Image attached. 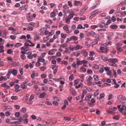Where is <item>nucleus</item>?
Instances as JSON below:
<instances>
[{
  "label": "nucleus",
  "instance_id": "f257e3e1",
  "mask_svg": "<svg viewBox=\"0 0 126 126\" xmlns=\"http://www.w3.org/2000/svg\"><path fill=\"white\" fill-rule=\"evenodd\" d=\"M21 49L22 50L21 53L22 54H25L26 53V52L29 50V48L28 47H22Z\"/></svg>",
  "mask_w": 126,
  "mask_h": 126
},
{
  "label": "nucleus",
  "instance_id": "f03ea898",
  "mask_svg": "<svg viewBox=\"0 0 126 126\" xmlns=\"http://www.w3.org/2000/svg\"><path fill=\"white\" fill-rule=\"evenodd\" d=\"M8 73L10 74H12L15 76L16 75L17 71V70L15 69H13V70L11 69H9L8 70Z\"/></svg>",
  "mask_w": 126,
  "mask_h": 126
},
{
  "label": "nucleus",
  "instance_id": "7ed1b4c3",
  "mask_svg": "<svg viewBox=\"0 0 126 126\" xmlns=\"http://www.w3.org/2000/svg\"><path fill=\"white\" fill-rule=\"evenodd\" d=\"M100 49L102 50L101 51L102 52H106L108 50V47H105L103 46H101L100 47Z\"/></svg>",
  "mask_w": 126,
  "mask_h": 126
},
{
  "label": "nucleus",
  "instance_id": "20e7f679",
  "mask_svg": "<svg viewBox=\"0 0 126 126\" xmlns=\"http://www.w3.org/2000/svg\"><path fill=\"white\" fill-rule=\"evenodd\" d=\"M114 33L113 32H111V33L109 35L107 36V38L109 40H110L112 38V37L114 35Z\"/></svg>",
  "mask_w": 126,
  "mask_h": 126
},
{
  "label": "nucleus",
  "instance_id": "39448f33",
  "mask_svg": "<svg viewBox=\"0 0 126 126\" xmlns=\"http://www.w3.org/2000/svg\"><path fill=\"white\" fill-rule=\"evenodd\" d=\"M98 11L97 10H96L94 11L93 13L91 15V16H90V17H92V18L95 15H96L98 13Z\"/></svg>",
  "mask_w": 126,
  "mask_h": 126
},
{
  "label": "nucleus",
  "instance_id": "423d86ee",
  "mask_svg": "<svg viewBox=\"0 0 126 126\" xmlns=\"http://www.w3.org/2000/svg\"><path fill=\"white\" fill-rule=\"evenodd\" d=\"M112 82L111 83L112 84H115V85H117V86H114V87L116 88H118L119 86V85L117 83H116V81L115 79H112Z\"/></svg>",
  "mask_w": 126,
  "mask_h": 126
},
{
  "label": "nucleus",
  "instance_id": "0eeeda50",
  "mask_svg": "<svg viewBox=\"0 0 126 126\" xmlns=\"http://www.w3.org/2000/svg\"><path fill=\"white\" fill-rule=\"evenodd\" d=\"M26 18L28 21H31L33 19L32 16V15H30L28 14L27 15Z\"/></svg>",
  "mask_w": 126,
  "mask_h": 126
},
{
  "label": "nucleus",
  "instance_id": "6e6552de",
  "mask_svg": "<svg viewBox=\"0 0 126 126\" xmlns=\"http://www.w3.org/2000/svg\"><path fill=\"white\" fill-rule=\"evenodd\" d=\"M82 54L83 55L85 58H86L88 56V52L86 50H83L81 52Z\"/></svg>",
  "mask_w": 126,
  "mask_h": 126
},
{
  "label": "nucleus",
  "instance_id": "1a4fd4ad",
  "mask_svg": "<svg viewBox=\"0 0 126 126\" xmlns=\"http://www.w3.org/2000/svg\"><path fill=\"white\" fill-rule=\"evenodd\" d=\"M105 58L106 59L107 58L105 57H102V59H104ZM105 60H108L109 62H111L113 63H115L114 62V61H113V60L112 59H109L108 60L105 59Z\"/></svg>",
  "mask_w": 126,
  "mask_h": 126
},
{
  "label": "nucleus",
  "instance_id": "9d476101",
  "mask_svg": "<svg viewBox=\"0 0 126 126\" xmlns=\"http://www.w3.org/2000/svg\"><path fill=\"white\" fill-rule=\"evenodd\" d=\"M28 7V6L27 5H25L24 6H23L20 7L19 8V9L20 10H24L25 8H27Z\"/></svg>",
  "mask_w": 126,
  "mask_h": 126
},
{
  "label": "nucleus",
  "instance_id": "9b49d317",
  "mask_svg": "<svg viewBox=\"0 0 126 126\" xmlns=\"http://www.w3.org/2000/svg\"><path fill=\"white\" fill-rule=\"evenodd\" d=\"M44 22H46L49 24H51L53 22L52 20L50 19H47L45 20L44 21Z\"/></svg>",
  "mask_w": 126,
  "mask_h": 126
},
{
  "label": "nucleus",
  "instance_id": "f8f14e48",
  "mask_svg": "<svg viewBox=\"0 0 126 126\" xmlns=\"http://www.w3.org/2000/svg\"><path fill=\"white\" fill-rule=\"evenodd\" d=\"M89 34L90 35L94 37L95 38L96 36L95 32L93 31H91L89 32Z\"/></svg>",
  "mask_w": 126,
  "mask_h": 126
},
{
  "label": "nucleus",
  "instance_id": "ddd939ff",
  "mask_svg": "<svg viewBox=\"0 0 126 126\" xmlns=\"http://www.w3.org/2000/svg\"><path fill=\"white\" fill-rule=\"evenodd\" d=\"M118 26L117 25H111L110 28L112 29H116L118 28Z\"/></svg>",
  "mask_w": 126,
  "mask_h": 126
},
{
  "label": "nucleus",
  "instance_id": "4468645a",
  "mask_svg": "<svg viewBox=\"0 0 126 126\" xmlns=\"http://www.w3.org/2000/svg\"><path fill=\"white\" fill-rule=\"evenodd\" d=\"M70 92L72 95L74 96H75L76 94V93L74 89H71L70 90Z\"/></svg>",
  "mask_w": 126,
  "mask_h": 126
},
{
  "label": "nucleus",
  "instance_id": "2eb2a0df",
  "mask_svg": "<svg viewBox=\"0 0 126 126\" xmlns=\"http://www.w3.org/2000/svg\"><path fill=\"white\" fill-rule=\"evenodd\" d=\"M24 45L25 46H30L31 47H33L35 46V44H32L30 45L27 42L25 43L24 44Z\"/></svg>",
  "mask_w": 126,
  "mask_h": 126
},
{
  "label": "nucleus",
  "instance_id": "dca6fc26",
  "mask_svg": "<svg viewBox=\"0 0 126 126\" xmlns=\"http://www.w3.org/2000/svg\"><path fill=\"white\" fill-rule=\"evenodd\" d=\"M48 54L50 55H51L54 54L53 49L50 50L48 51Z\"/></svg>",
  "mask_w": 126,
  "mask_h": 126
},
{
  "label": "nucleus",
  "instance_id": "f3484780",
  "mask_svg": "<svg viewBox=\"0 0 126 126\" xmlns=\"http://www.w3.org/2000/svg\"><path fill=\"white\" fill-rule=\"evenodd\" d=\"M126 110V107L125 106H123L121 108L119 109V111L121 112L124 110Z\"/></svg>",
  "mask_w": 126,
  "mask_h": 126
},
{
  "label": "nucleus",
  "instance_id": "a211bd4d",
  "mask_svg": "<svg viewBox=\"0 0 126 126\" xmlns=\"http://www.w3.org/2000/svg\"><path fill=\"white\" fill-rule=\"evenodd\" d=\"M45 93H43L40 94L39 97L41 98H43L45 96Z\"/></svg>",
  "mask_w": 126,
  "mask_h": 126
},
{
  "label": "nucleus",
  "instance_id": "6ab92c4d",
  "mask_svg": "<svg viewBox=\"0 0 126 126\" xmlns=\"http://www.w3.org/2000/svg\"><path fill=\"white\" fill-rule=\"evenodd\" d=\"M83 84L82 83H80L78 85V86H76L75 87V88L76 89H77L79 88L82 87H83Z\"/></svg>",
  "mask_w": 126,
  "mask_h": 126
},
{
  "label": "nucleus",
  "instance_id": "aec40b11",
  "mask_svg": "<svg viewBox=\"0 0 126 126\" xmlns=\"http://www.w3.org/2000/svg\"><path fill=\"white\" fill-rule=\"evenodd\" d=\"M56 16V14L54 12H52L50 14V17H53Z\"/></svg>",
  "mask_w": 126,
  "mask_h": 126
},
{
  "label": "nucleus",
  "instance_id": "412c9836",
  "mask_svg": "<svg viewBox=\"0 0 126 126\" xmlns=\"http://www.w3.org/2000/svg\"><path fill=\"white\" fill-rule=\"evenodd\" d=\"M82 64V61H80L78 59H77V64L78 65H79Z\"/></svg>",
  "mask_w": 126,
  "mask_h": 126
},
{
  "label": "nucleus",
  "instance_id": "4be33fe9",
  "mask_svg": "<svg viewBox=\"0 0 126 126\" xmlns=\"http://www.w3.org/2000/svg\"><path fill=\"white\" fill-rule=\"evenodd\" d=\"M42 90L45 92H46L48 89V88L47 86H44L42 87Z\"/></svg>",
  "mask_w": 126,
  "mask_h": 126
},
{
  "label": "nucleus",
  "instance_id": "5701e85b",
  "mask_svg": "<svg viewBox=\"0 0 126 126\" xmlns=\"http://www.w3.org/2000/svg\"><path fill=\"white\" fill-rule=\"evenodd\" d=\"M72 40H73L74 41H76L78 39V37L76 36H71Z\"/></svg>",
  "mask_w": 126,
  "mask_h": 126
},
{
  "label": "nucleus",
  "instance_id": "b1692460",
  "mask_svg": "<svg viewBox=\"0 0 126 126\" xmlns=\"http://www.w3.org/2000/svg\"><path fill=\"white\" fill-rule=\"evenodd\" d=\"M63 13L64 14V15H65L67 13H69L70 11L69 10L66 9L63 10Z\"/></svg>",
  "mask_w": 126,
  "mask_h": 126
},
{
  "label": "nucleus",
  "instance_id": "393cba45",
  "mask_svg": "<svg viewBox=\"0 0 126 126\" xmlns=\"http://www.w3.org/2000/svg\"><path fill=\"white\" fill-rule=\"evenodd\" d=\"M13 50L11 49H8L7 51V53L9 54H11L13 52Z\"/></svg>",
  "mask_w": 126,
  "mask_h": 126
},
{
  "label": "nucleus",
  "instance_id": "a878e982",
  "mask_svg": "<svg viewBox=\"0 0 126 126\" xmlns=\"http://www.w3.org/2000/svg\"><path fill=\"white\" fill-rule=\"evenodd\" d=\"M20 87L23 89H24L27 88V86L24 84H22L20 85Z\"/></svg>",
  "mask_w": 126,
  "mask_h": 126
},
{
  "label": "nucleus",
  "instance_id": "bb28decb",
  "mask_svg": "<svg viewBox=\"0 0 126 126\" xmlns=\"http://www.w3.org/2000/svg\"><path fill=\"white\" fill-rule=\"evenodd\" d=\"M74 79V77L73 74H71L70 76L69 77V80L70 81H72Z\"/></svg>",
  "mask_w": 126,
  "mask_h": 126
},
{
  "label": "nucleus",
  "instance_id": "cd10ccee",
  "mask_svg": "<svg viewBox=\"0 0 126 126\" xmlns=\"http://www.w3.org/2000/svg\"><path fill=\"white\" fill-rule=\"evenodd\" d=\"M68 45L66 43H64L62 44L61 45V47L63 48L67 47Z\"/></svg>",
  "mask_w": 126,
  "mask_h": 126
},
{
  "label": "nucleus",
  "instance_id": "c85d7f7f",
  "mask_svg": "<svg viewBox=\"0 0 126 126\" xmlns=\"http://www.w3.org/2000/svg\"><path fill=\"white\" fill-rule=\"evenodd\" d=\"M38 61L39 62H44L45 61V60L44 59H43L42 58H40L38 59Z\"/></svg>",
  "mask_w": 126,
  "mask_h": 126
},
{
  "label": "nucleus",
  "instance_id": "c756f323",
  "mask_svg": "<svg viewBox=\"0 0 126 126\" xmlns=\"http://www.w3.org/2000/svg\"><path fill=\"white\" fill-rule=\"evenodd\" d=\"M116 48L118 51H121L122 50V49L121 47H120L119 46H117L116 47Z\"/></svg>",
  "mask_w": 126,
  "mask_h": 126
},
{
  "label": "nucleus",
  "instance_id": "7c9ffc66",
  "mask_svg": "<svg viewBox=\"0 0 126 126\" xmlns=\"http://www.w3.org/2000/svg\"><path fill=\"white\" fill-rule=\"evenodd\" d=\"M77 28L78 29H85V27H83L80 24H79L77 27Z\"/></svg>",
  "mask_w": 126,
  "mask_h": 126
},
{
  "label": "nucleus",
  "instance_id": "2f4dec72",
  "mask_svg": "<svg viewBox=\"0 0 126 126\" xmlns=\"http://www.w3.org/2000/svg\"><path fill=\"white\" fill-rule=\"evenodd\" d=\"M20 111L23 113H25L26 111V109L25 108L23 107L20 110Z\"/></svg>",
  "mask_w": 126,
  "mask_h": 126
},
{
  "label": "nucleus",
  "instance_id": "473e14b6",
  "mask_svg": "<svg viewBox=\"0 0 126 126\" xmlns=\"http://www.w3.org/2000/svg\"><path fill=\"white\" fill-rule=\"evenodd\" d=\"M74 16V14L73 13L70 14L68 16V17L69 19H71Z\"/></svg>",
  "mask_w": 126,
  "mask_h": 126
},
{
  "label": "nucleus",
  "instance_id": "72a5a7b5",
  "mask_svg": "<svg viewBox=\"0 0 126 126\" xmlns=\"http://www.w3.org/2000/svg\"><path fill=\"white\" fill-rule=\"evenodd\" d=\"M11 99L12 100H17L18 98V97L17 96H13L11 97Z\"/></svg>",
  "mask_w": 126,
  "mask_h": 126
},
{
  "label": "nucleus",
  "instance_id": "f704fd0d",
  "mask_svg": "<svg viewBox=\"0 0 126 126\" xmlns=\"http://www.w3.org/2000/svg\"><path fill=\"white\" fill-rule=\"evenodd\" d=\"M80 3V1H75V5L76 6H78L79 4Z\"/></svg>",
  "mask_w": 126,
  "mask_h": 126
},
{
  "label": "nucleus",
  "instance_id": "c9c22d12",
  "mask_svg": "<svg viewBox=\"0 0 126 126\" xmlns=\"http://www.w3.org/2000/svg\"><path fill=\"white\" fill-rule=\"evenodd\" d=\"M80 48V46L78 44L75 47V49L76 50H77L79 49Z\"/></svg>",
  "mask_w": 126,
  "mask_h": 126
},
{
  "label": "nucleus",
  "instance_id": "e433bc0d",
  "mask_svg": "<svg viewBox=\"0 0 126 126\" xmlns=\"http://www.w3.org/2000/svg\"><path fill=\"white\" fill-rule=\"evenodd\" d=\"M80 70L81 71H80L81 72H85L86 71V69L85 68H83V67H82L80 68Z\"/></svg>",
  "mask_w": 126,
  "mask_h": 126
},
{
  "label": "nucleus",
  "instance_id": "4c0bfd02",
  "mask_svg": "<svg viewBox=\"0 0 126 126\" xmlns=\"http://www.w3.org/2000/svg\"><path fill=\"white\" fill-rule=\"evenodd\" d=\"M95 54V53L94 51L90 52L89 53V56L90 57L93 56Z\"/></svg>",
  "mask_w": 126,
  "mask_h": 126
},
{
  "label": "nucleus",
  "instance_id": "58836bf2",
  "mask_svg": "<svg viewBox=\"0 0 126 126\" xmlns=\"http://www.w3.org/2000/svg\"><path fill=\"white\" fill-rule=\"evenodd\" d=\"M33 29V28L31 26H29L27 28V30L29 31H32Z\"/></svg>",
  "mask_w": 126,
  "mask_h": 126
},
{
  "label": "nucleus",
  "instance_id": "ea45409f",
  "mask_svg": "<svg viewBox=\"0 0 126 126\" xmlns=\"http://www.w3.org/2000/svg\"><path fill=\"white\" fill-rule=\"evenodd\" d=\"M14 87L16 89H17L20 87V86L18 84H15L14 86Z\"/></svg>",
  "mask_w": 126,
  "mask_h": 126
},
{
  "label": "nucleus",
  "instance_id": "a19ab883",
  "mask_svg": "<svg viewBox=\"0 0 126 126\" xmlns=\"http://www.w3.org/2000/svg\"><path fill=\"white\" fill-rule=\"evenodd\" d=\"M70 51H73L75 49V47L72 46V47H69Z\"/></svg>",
  "mask_w": 126,
  "mask_h": 126
},
{
  "label": "nucleus",
  "instance_id": "79ce46f5",
  "mask_svg": "<svg viewBox=\"0 0 126 126\" xmlns=\"http://www.w3.org/2000/svg\"><path fill=\"white\" fill-rule=\"evenodd\" d=\"M84 75L83 74L80 75L79 76L80 78L83 80H84Z\"/></svg>",
  "mask_w": 126,
  "mask_h": 126
},
{
  "label": "nucleus",
  "instance_id": "37998d69",
  "mask_svg": "<svg viewBox=\"0 0 126 126\" xmlns=\"http://www.w3.org/2000/svg\"><path fill=\"white\" fill-rule=\"evenodd\" d=\"M93 77L94 79L96 81H97L98 80V77L97 76H94Z\"/></svg>",
  "mask_w": 126,
  "mask_h": 126
},
{
  "label": "nucleus",
  "instance_id": "c03bdc74",
  "mask_svg": "<svg viewBox=\"0 0 126 126\" xmlns=\"http://www.w3.org/2000/svg\"><path fill=\"white\" fill-rule=\"evenodd\" d=\"M113 97V96L112 95V94H110L109 96V98L108 99L109 100H110V99H111Z\"/></svg>",
  "mask_w": 126,
  "mask_h": 126
},
{
  "label": "nucleus",
  "instance_id": "a18cd8bd",
  "mask_svg": "<svg viewBox=\"0 0 126 126\" xmlns=\"http://www.w3.org/2000/svg\"><path fill=\"white\" fill-rule=\"evenodd\" d=\"M119 118V116L117 115L115 116L114 117H113V119H114L117 120Z\"/></svg>",
  "mask_w": 126,
  "mask_h": 126
},
{
  "label": "nucleus",
  "instance_id": "49530a36",
  "mask_svg": "<svg viewBox=\"0 0 126 126\" xmlns=\"http://www.w3.org/2000/svg\"><path fill=\"white\" fill-rule=\"evenodd\" d=\"M87 72L89 74H91L92 73L93 71L91 69H88L87 71Z\"/></svg>",
  "mask_w": 126,
  "mask_h": 126
},
{
  "label": "nucleus",
  "instance_id": "de8ad7c7",
  "mask_svg": "<svg viewBox=\"0 0 126 126\" xmlns=\"http://www.w3.org/2000/svg\"><path fill=\"white\" fill-rule=\"evenodd\" d=\"M48 83L51 85H54V84L53 82V81H52L51 80H49L48 82Z\"/></svg>",
  "mask_w": 126,
  "mask_h": 126
},
{
  "label": "nucleus",
  "instance_id": "09e8293b",
  "mask_svg": "<svg viewBox=\"0 0 126 126\" xmlns=\"http://www.w3.org/2000/svg\"><path fill=\"white\" fill-rule=\"evenodd\" d=\"M18 123L19 122H20V123H19V124H20L22 121L24 120V119L20 117L18 119Z\"/></svg>",
  "mask_w": 126,
  "mask_h": 126
},
{
  "label": "nucleus",
  "instance_id": "8fccbe9b",
  "mask_svg": "<svg viewBox=\"0 0 126 126\" xmlns=\"http://www.w3.org/2000/svg\"><path fill=\"white\" fill-rule=\"evenodd\" d=\"M63 29L66 31L68 29V26L67 25H64L63 27Z\"/></svg>",
  "mask_w": 126,
  "mask_h": 126
},
{
  "label": "nucleus",
  "instance_id": "3c124183",
  "mask_svg": "<svg viewBox=\"0 0 126 126\" xmlns=\"http://www.w3.org/2000/svg\"><path fill=\"white\" fill-rule=\"evenodd\" d=\"M104 96V94L103 93H102L100 94V97L99 98L100 99H101L102 98H103Z\"/></svg>",
  "mask_w": 126,
  "mask_h": 126
},
{
  "label": "nucleus",
  "instance_id": "603ef678",
  "mask_svg": "<svg viewBox=\"0 0 126 126\" xmlns=\"http://www.w3.org/2000/svg\"><path fill=\"white\" fill-rule=\"evenodd\" d=\"M84 38V34L83 33H81L80 35V39H82Z\"/></svg>",
  "mask_w": 126,
  "mask_h": 126
},
{
  "label": "nucleus",
  "instance_id": "864d4df0",
  "mask_svg": "<svg viewBox=\"0 0 126 126\" xmlns=\"http://www.w3.org/2000/svg\"><path fill=\"white\" fill-rule=\"evenodd\" d=\"M82 63L83 64V65L85 66V65H84V64L87 63L88 61L85 60H83L82 61Z\"/></svg>",
  "mask_w": 126,
  "mask_h": 126
},
{
  "label": "nucleus",
  "instance_id": "5fc2aeb1",
  "mask_svg": "<svg viewBox=\"0 0 126 126\" xmlns=\"http://www.w3.org/2000/svg\"><path fill=\"white\" fill-rule=\"evenodd\" d=\"M40 68L41 70L42 71H44L46 69V68L44 66L41 67Z\"/></svg>",
  "mask_w": 126,
  "mask_h": 126
},
{
  "label": "nucleus",
  "instance_id": "6e6d98bb",
  "mask_svg": "<svg viewBox=\"0 0 126 126\" xmlns=\"http://www.w3.org/2000/svg\"><path fill=\"white\" fill-rule=\"evenodd\" d=\"M11 113L8 111L6 112L5 113V115L6 116H8L10 115Z\"/></svg>",
  "mask_w": 126,
  "mask_h": 126
},
{
  "label": "nucleus",
  "instance_id": "4d7b16f0",
  "mask_svg": "<svg viewBox=\"0 0 126 126\" xmlns=\"http://www.w3.org/2000/svg\"><path fill=\"white\" fill-rule=\"evenodd\" d=\"M3 61L1 60V59L0 58V66H4L3 63Z\"/></svg>",
  "mask_w": 126,
  "mask_h": 126
},
{
  "label": "nucleus",
  "instance_id": "13d9d810",
  "mask_svg": "<svg viewBox=\"0 0 126 126\" xmlns=\"http://www.w3.org/2000/svg\"><path fill=\"white\" fill-rule=\"evenodd\" d=\"M104 69L105 71H107L110 70V68L108 67H104Z\"/></svg>",
  "mask_w": 126,
  "mask_h": 126
},
{
  "label": "nucleus",
  "instance_id": "bf43d9fd",
  "mask_svg": "<svg viewBox=\"0 0 126 126\" xmlns=\"http://www.w3.org/2000/svg\"><path fill=\"white\" fill-rule=\"evenodd\" d=\"M16 38V36L15 35H11L10 36V38L11 39H13L14 40Z\"/></svg>",
  "mask_w": 126,
  "mask_h": 126
},
{
  "label": "nucleus",
  "instance_id": "052dcab7",
  "mask_svg": "<svg viewBox=\"0 0 126 126\" xmlns=\"http://www.w3.org/2000/svg\"><path fill=\"white\" fill-rule=\"evenodd\" d=\"M14 107L16 109H19L20 108V106L18 105H15Z\"/></svg>",
  "mask_w": 126,
  "mask_h": 126
},
{
  "label": "nucleus",
  "instance_id": "680f3d73",
  "mask_svg": "<svg viewBox=\"0 0 126 126\" xmlns=\"http://www.w3.org/2000/svg\"><path fill=\"white\" fill-rule=\"evenodd\" d=\"M27 57L28 58L30 59H32L33 58V56L32 54L31 55H28Z\"/></svg>",
  "mask_w": 126,
  "mask_h": 126
},
{
  "label": "nucleus",
  "instance_id": "e2e57ef3",
  "mask_svg": "<svg viewBox=\"0 0 126 126\" xmlns=\"http://www.w3.org/2000/svg\"><path fill=\"white\" fill-rule=\"evenodd\" d=\"M98 94V92L97 91L94 92V96H97Z\"/></svg>",
  "mask_w": 126,
  "mask_h": 126
},
{
  "label": "nucleus",
  "instance_id": "0e129e2a",
  "mask_svg": "<svg viewBox=\"0 0 126 126\" xmlns=\"http://www.w3.org/2000/svg\"><path fill=\"white\" fill-rule=\"evenodd\" d=\"M41 77L43 78H45L47 77V76L45 74H42L41 75Z\"/></svg>",
  "mask_w": 126,
  "mask_h": 126
},
{
  "label": "nucleus",
  "instance_id": "69168bd1",
  "mask_svg": "<svg viewBox=\"0 0 126 126\" xmlns=\"http://www.w3.org/2000/svg\"><path fill=\"white\" fill-rule=\"evenodd\" d=\"M63 119H64L67 121H70L71 120L70 118L67 117H65Z\"/></svg>",
  "mask_w": 126,
  "mask_h": 126
},
{
  "label": "nucleus",
  "instance_id": "338daca9",
  "mask_svg": "<svg viewBox=\"0 0 126 126\" xmlns=\"http://www.w3.org/2000/svg\"><path fill=\"white\" fill-rule=\"evenodd\" d=\"M93 67L95 69H98L99 67V66L94 64L93 66Z\"/></svg>",
  "mask_w": 126,
  "mask_h": 126
},
{
  "label": "nucleus",
  "instance_id": "774afa93",
  "mask_svg": "<svg viewBox=\"0 0 126 126\" xmlns=\"http://www.w3.org/2000/svg\"><path fill=\"white\" fill-rule=\"evenodd\" d=\"M23 69L22 68H21L19 69V71L20 74L22 75L23 74Z\"/></svg>",
  "mask_w": 126,
  "mask_h": 126
}]
</instances>
